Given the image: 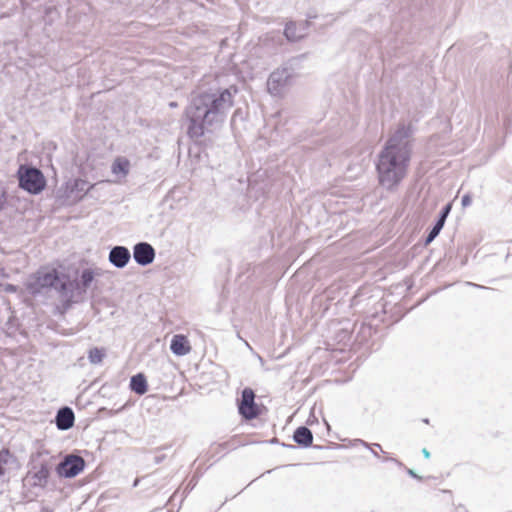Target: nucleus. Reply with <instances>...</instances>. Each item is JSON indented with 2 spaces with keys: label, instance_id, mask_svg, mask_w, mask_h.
I'll use <instances>...</instances> for the list:
<instances>
[{
  "label": "nucleus",
  "instance_id": "39448f33",
  "mask_svg": "<svg viewBox=\"0 0 512 512\" xmlns=\"http://www.w3.org/2000/svg\"><path fill=\"white\" fill-rule=\"evenodd\" d=\"M85 467V461L77 455H68L59 464L57 472L60 476L72 478L80 474Z\"/></svg>",
  "mask_w": 512,
  "mask_h": 512
},
{
  "label": "nucleus",
  "instance_id": "4be33fe9",
  "mask_svg": "<svg viewBox=\"0 0 512 512\" xmlns=\"http://www.w3.org/2000/svg\"><path fill=\"white\" fill-rule=\"evenodd\" d=\"M471 202H472V198L469 194L463 195V197L461 199V205L463 207H468L469 205H471Z\"/></svg>",
  "mask_w": 512,
  "mask_h": 512
},
{
  "label": "nucleus",
  "instance_id": "f257e3e1",
  "mask_svg": "<svg viewBox=\"0 0 512 512\" xmlns=\"http://www.w3.org/2000/svg\"><path fill=\"white\" fill-rule=\"evenodd\" d=\"M413 154V123L400 124L377 155L379 185L391 190L406 176Z\"/></svg>",
  "mask_w": 512,
  "mask_h": 512
},
{
  "label": "nucleus",
  "instance_id": "f03ea898",
  "mask_svg": "<svg viewBox=\"0 0 512 512\" xmlns=\"http://www.w3.org/2000/svg\"><path fill=\"white\" fill-rule=\"evenodd\" d=\"M231 106L232 94L228 90H223L198 96L194 99L188 113L191 121L202 127L212 123L217 114L223 113Z\"/></svg>",
  "mask_w": 512,
  "mask_h": 512
},
{
  "label": "nucleus",
  "instance_id": "bb28decb",
  "mask_svg": "<svg viewBox=\"0 0 512 512\" xmlns=\"http://www.w3.org/2000/svg\"><path fill=\"white\" fill-rule=\"evenodd\" d=\"M6 276L3 274V277H0V284L4 283Z\"/></svg>",
  "mask_w": 512,
  "mask_h": 512
},
{
  "label": "nucleus",
  "instance_id": "f8f14e48",
  "mask_svg": "<svg viewBox=\"0 0 512 512\" xmlns=\"http://www.w3.org/2000/svg\"><path fill=\"white\" fill-rule=\"evenodd\" d=\"M170 348L171 351L178 356H184L191 350L189 341L184 335H175L171 340Z\"/></svg>",
  "mask_w": 512,
  "mask_h": 512
},
{
  "label": "nucleus",
  "instance_id": "6ab92c4d",
  "mask_svg": "<svg viewBox=\"0 0 512 512\" xmlns=\"http://www.w3.org/2000/svg\"><path fill=\"white\" fill-rule=\"evenodd\" d=\"M452 209V203H447L438 214L437 220L445 223Z\"/></svg>",
  "mask_w": 512,
  "mask_h": 512
},
{
  "label": "nucleus",
  "instance_id": "ddd939ff",
  "mask_svg": "<svg viewBox=\"0 0 512 512\" xmlns=\"http://www.w3.org/2000/svg\"><path fill=\"white\" fill-rule=\"evenodd\" d=\"M56 424L60 430H68L74 424V413L70 408H63L58 411Z\"/></svg>",
  "mask_w": 512,
  "mask_h": 512
},
{
  "label": "nucleus",
  "instance_id": "6e6552de",
  "mask_svg": "<svg viewBox=\"0 0 512 512\" xmlns=\"http://www.w3.org/2000/svg\"><path fill=\"white\" fill-rule=\"evenodd\" d=\"M308 31L307 21H288L284 27V36L291 42H298L308 35Z\"/></svg>",
  "mask_w": 512,
  "mask_h": 512
},
{
  "label": "nucleus",
  "instance_id": "393cba45",
  "mask_svg": "<svg viewBox=\"0 0 512 512\" xmlns=\"http://www.w3.org/2000/svg\"><path fill=\"white\" fill-rule=\"evenodd\" d=\"M467 285L469 286H473L475 288H480V289H488L487 287L485 286H482V285H479V284H475V283H472V282H467Z\"/></svg>",
  "mask_w": 512,
  "mask_h": 512
},
{
  "label": "nucleus",
  "instance_id": "0eeeda50",
  "mask_svg": "<svg viewBox=\"0 0 512 512\" xmlns=\"http://www.w3.org/2000/svg\"><path fill=\"white\" fill-rule=\"evenodd\" d=\"M254 400V392L249 388L244 389L239 401V412L246 419L254 418L259 414V407Z\"/></svg>",
  "mask_w": 512,
  "mask_h": 512
},
{
  "label": "nucleus",
  "instance_id": "c85d7f7f",
  "mask_svg": "<svg viewBox=\"0 0 512 512\" xmlns=\"http://www.w3.org/2000/svg\"><path fill=\"white\" fill-rule=\"evenodd\" d=\"M422 478H423L422 476H419V475L417 476L418 481H421Z\"/></svg>",
  "mask_w": 512,
  "mask_h": 512
},
{
  "label": "nucleus",
  "instance_id": "f3484780",
  "mask_svg": "<svg viewBox=\"0 0 512 512\" xmlns=\"http://www.w3.org/2000/svg\"><path fill=\"white\" fill-rule=\"evenodd\" d=\"M445 223L439 221L436 219L433 227L431 228V230L429 231L427 237L425 238V241H424V246H428L441 232V230L443 229Z\"/></svg>",
  "mask_w": 512,
  "mask_h": 512
},
{
  "label": "nucleus",
  "instance_id": "7ed1b4c3",
  "mask_svg": "<svg viewBox=\"0 0 512 512\" xmlns=\"http://www.w3.org/2000/svg\"><path fill=\"white\" fill-rule=\"evenodd\" d=\"M17 179L19 188L31 195H39L47 187L44 173L29 164H23L18 168Z\"/></svg>",
  "mask_w": 512,
  "mask_h": 512
},
{
  "label": "nucleus",
  "instance_id": "5701e85b",
  "mask_svg": "<svg viewBox=\"0 0 512 512\" xmlns=\"http://www.w3.org/2000/svg\"><path fill=\"white\" fill-rule=\"evenodd\" d=\"M82 278L85 282H89L92 280L93 278V275L91 272L87 271V272H84L83 275H82Z\"/></svg>",
  "mask_w": 512,
  "mask_h": 512
},
{
  "label": "nucleus",
  "instance_id": "2eb2a0df",
  "mask_svg": "<svg viewBox=\"0 0 512 512\" xmlns=\"http://www.w3.org/2000/svg\"><path fill=\"white\" fill-rule=\"evenodd\" d=\"M130 388L139 395L145 394L148 390L146 377L142 373L134 375L130 381Z\"/></svg>",
  "mask_w": 512,
  "mask_h": 512
},
{
  "label": "nucleus",
  "instance_id": "423d86ee",
  "mask_svg": "<svg viewBox=\"0 0 512 512\" xmlns=\"http://www.w3.org/2000/svg\"><path fill=\"white\" fill-rule=\"evenodd\" d=\"M89 187V183L84 179H71L62 187V194L69 200L77 201L84 197L88 192Z\"/></svg>",
  "mask_w": 512,
  "mask_h": 512
},
{
  "label": "nucleus",
  "instance_id": "dca6fc26",
  "mask_svg": "<svg viewBox=\"0 0 512 512\" xmlns=\"http://www.w3.org/2000/svg\"><path fill=\"white\" fill-rule=\"evenodd\" d=\"M294 439L299 444L309 445L312 442V434L307 428L301 427L296 430Z\"/></svg>",
  "mask_w": 512,
  "mask_h": 512
},
{
  "label": "nucleus",
  "instance_id": "4468645a",
  "mask_svg": "<svg viewBox=\"0 0 512 512\" xmlns=\"http://www.w3.org/2000/svg\"><path fill=\"white\" fill-rule=\"evenodd\" d=\"M34 280L36 283H30L29 289L32 292H37L39 290L38 286L45 287V286L52 285L55 280V275L50 272H39L35 276Z\"/></svg>",
  "mask_w": 512,
  "mask_h": 512
},
{
  "label": "nucleus",
  "instance_id": "9b49d317",
  "mask_svg": "<svg viewBox=\"0 0 512 512\" xmlns=\"http://www.w3.org/2000/svg\"><path fill=\"white\" fill-rule=\"evenodd\" d=\"M131 258L130 251L124 246H115L110 250L108 260L116 268H124Z\"/></svg>",
  "mask_w": 512,
  "mask_h": 512
},
{
  "label": "nucleus",
  "instance_id": "412c9836",
  "mask_svg": "<svg viewBox=\"0 0 512 512\" xmlns=\"http://www.w3.org/2000/svg\"><path fill=\"white\" fill-rule=\"evenodd\" d=\"M0 277H3V273H0ZM0 292L14 293L16 292V287L4 281V283L0 284Z\"/></svg>",
  "mask_w": 512,
  "mask_h": 512
},
{
  "label": "nucleus",
  "instance_id": "b1692460",
  "mask_svg": "<svg viewBox=\"0 0 512 512\" xmlns=\"http://www.w3.org/2000/svg\"><path fill=\"white\" fill-rule=\"evenodd\" d=\"M40 474H41V479H43L45 481L48 477V470L46 468H41Z\"/></svg>",
  "mask_w": 512,
  "mask_h": 512
},
{
  "label": "nucleus",
  "instance_id": "cd10ccee",
  "mask_svg": "<svg viewBox=\"0 0 512 512\" xmlns=\"http://www.w3.org/2000/svg\"><path fill=\"white\" fill-rule=\"evenodd\" d=\"M422 422H424L425 424H429V419L428 418H424V419H422Z\"/></svg>",
  "mask_w": 512,
  "mask_h": 512
},
{
  "label": "nucleus",
  "instance_id": "a878e982",
  "mask_svg": "<svg viewBox=\"0 0 512 512\" xmlns=\"http://www.w3.org/2000/svg\"><path fill=\"white\" fill-rule=\"evenodd\" d=\"M421 452L426 459L430 457V452L426 448H423Z\"/></svg>",
  "mask_w": 512,
  "mask_h": 512
},
{
  "label": "nucleus",
  "instance_id": "20e7f679",
  "mask_svg": "<svg viewBox=\"0 0 512 512\" xmlns=\"http://www.w3.org/2000/svg\"><path fill=\"white\" fill-rule=\"evenodd\" d=\"M293 82V74L288 68H279L271 73L267 81V89L273 96L284 95Z\"/></svg>",
  "mask_w": 512,
  "mask_h": 512
},
{
  "label": "nucleus",
  "instance_id": "9d476101",
  "mask_svg": "<svg viewBox=\"0 0 512 512\" xmlns=\"http://www.w3.org/2000/svg\"><path fill=\"white\" fill-rule=\"evenodd\" d=\"M156 256L155 249L146 242H141L133 247V257L137 264L147 266L151 264Z\"/></svg>",
  "mask_w": 512,
  "mask_h": 512
},
{
  "label": "nucleus",
  "instance_id": "aec40b11",
  "mask_svg": "<svg viewBox=\"0 0 512 512\" xmlns=\"http://www.w3.org/2000/svg\"><path fill=\"white\" fill-rule=\"evenodd\" d=\"M12 456L7 450L0 451V474L4 471V466L11 460Z\"/></svg>",
  "mask_w": 512,
  "mask_h": 512
},
{
  "label": "nucleus",
  "instance_id": "1a4fd4ad",
  "mask_svg": "<svg viewBox=\"0 0 512 512\" xmlns=\"http://www.w3.org/2000/svg\"><path fill=\"white\" fill-rule=\"evenodd\" d=\"M131 164L129 159L118 156L113 159L110 165V172L115 183H123L129 175Z\"/></svg>",
  "mask_w": 512,
  "mask_h": 512
},
{
  "label": "nucleus",
  "instance_id": "a211bd4d",
  "mask_svg": "<svg viewBox=\"0 0 512 512\" xmlns=\"http://www.w3.org/2000/svg\"><path fill=\"white\" fill-rule=\"evenodd\" d=\"M105 357V350L97 347L91 348L88 351V359L91 364H100Z\"/></svg>",
  "mask_w": 512,
  "mask_h": 512
}]
</instances>
